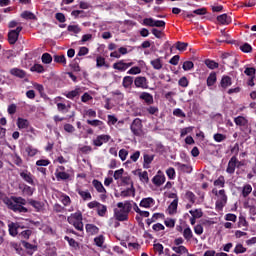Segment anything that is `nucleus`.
Wrapping results in <instances>:
<instances>
[{
    "label": "nucleus",
    "mask_w": 256,
    "mask_h": 256,
    "mask_svg": "<svg viewBox=\"0 0 256 256\" xmlns=\"http://www.w3.org/2000/svg\"><path fill=\"white\" fill-rule=\"evenodd\" d=\"M135 83V80L132 76H125L122 80V86L124 89H131V85Z\"/></svg>",
    "instance_id": "nucleus-22"
},
{
    "label": "nucleus",
    "mask_w": 256,
    "mask_h": 256,
    "mask_svg": "<svg viewBox=\"0 0 256 256\" xmlns=\"http://www.w3.org/2000/svg\"><path fill=\"white\" fill-rule=\"evenodd\" d=\"M22 19L30 20V21H35L37 20V16L33 14V12L30 11H24L21 13Z\"/></svg>",
    "instance_id": "nucleus-33"
},
{
    "label": "nucleus",
    "mask_w": 256,
    "mask_h": 256,
    "mask_svg": "<svg viewBox=\"0 0 256 256\" xmlns=\"http://www.w3.org/2000/svg\"><path fill=\"white\" fill-rule=\"evenodd\" d=\"M111 141V135L108 134H101L98 135L93 141L92 144L94 147H101L104 143H109Z\"/></svg>",
    "instance_id": "nucleus-7"
},
{
    "label": "nucleus",
    "mask_w": 256,
    "mask_h": 256,
    "mask_svg": "<svg viewBox=\"0 0 256 256\" xmlns=\"http://www.w3.org/2000/svg\"><path fill=\"white\" fill-rule=\"evenodd\" d=\"M20 228H21V225H19V223H14V222L9 223L8 224L9 235H11V237H17V235H19Z\"/></svg>",
    "instance_id": "nucleus-12"
},
{
    "label": "nucleus",
    "mask_w": 256,
    "mask_h": 256,
    "mask_svg": "<svg viewBox=\"0 0 256 256\" xmlns=\"http://www.w3.org/2000/svg\"><path fill=\"white\" fill-rule=\"evenodd\" d=\"M166 175H167L168 179L173 181V179H175V177H176L175 168H173V167L168 168L166 170Z\"/></svg>",
    "instance_id": "nucleus-56"
},
{
    "label": "nucleus",
    "mask_w": 256,
    "mask_h": 256,
    "mask_svg": "<svg viewBox=\"0 0 256 256\" xmlns=\"http://www.w3.org/2000/svg\"><path fill=\"white\" fill-rule=\"evenodd\" d=\"M231 77L229 76H223L220 82L222 89H227V87H231L232 85Z\"/></svg>",
    "instance_id": "nucleus-26"
},
{
    "label": "nucleus",
    "mask_w": 256,
    "mask_h": 256,
    "mask_svg": "<svg viewBox=\"0 0 256 256\" xmlns=\"http://www.w3.org/2000/svg\"><path fill=\"white\" fill-rule=\"evenodd\" d=\"M130 131H132L133 135L136 137H141L143 135V121L140 118H136L130 125Z\"/></svg>",
    "instance_id": "nucleus-5"
},
{
    "label": "nucleus",
    "mask_w": 256,
    "mask_h": 256,
    "mask_svg": "<svg viewBox=\"0 0 256 256\" xmlns=\"http://www.w3.org/2000/svg\"><path fill=\"white\" fill-rule=\"evenodd\" d=\"M54 62L55 63H62L63 65H67V58L65 55H55L54 56Z\"/></svg>",
    "instance_id": "nucleus-49"
},
{
    "label": "nucleus",
    "mask_w": 256,
    "mask_h": 256,
    "mask_svg": "<svg viewBox=\"0 0 256 256\" xmlns=\"http://www.w3.org/2000/svg\"><path fill=\"white\" fill-rule=\"evenodd\" d=\"M217 83V73L211 72L207 78V86L213 87Z\"/></svg>",
    "instance_id": "nucleus-28"
},
{
    "label": "nucleus",
    "mask_w": 256,
    "mask_h": 256,
    "mask_svg": "<svg viewBox=\"0 0 256 256\" xmlns=\"http://www.w3.org/2000/svg\"><path fill=\"white\" fill-rule=\"evenodd\" d=\"M205 65L208 69H219V63L215 62L214 60L206 59Z\"/></svg>",
    "instance_id": "nucleus-39"
},
{
    "label": "nucleus",
    "mask_w": 256,
    "mask_h": 256,
    "mask_svg": "<svg viewBox=\"0 0 256 256\" xmlns=\"http://www.w3.org/2000/svg\"><path fill=\"white\" fill-rule=\"evenodd\" d=\"M48 165H51V161L49 159H40L36 161L37 167H48Z\"/></svg>",
    "instance_id": "nucleus-54"
},
{
    "label": "nucleus",
    "mask_w": 256,
    "mask_h": 256,
    "mask_svg": "<svg viewBox=\"0 0 256 256\" xmlns=\"http://www.w3.org/2000/svg\"><path fill=\"white\" fill-rule=\"evenodd\" d=\"M23 31L22 26H17L14 30H9L8 32V43L10 45H15L17 41H19V35H21V32Z\"/></svg>",
    "instance_id": "nucleus-6"
},
{
    "label": "nucleus",
    "mask_w": 256,
    "mask_h": 256,
    "mask_svg": "<svg viewBox=\"0 0 256 256\" xmlns=\"http://www.w3.org/2000/svg\"><path fill=\"white\" fill-rule=\"evenodd\" d=\"M237 156H232L228 162L226 173L229 175H233L235 173V169H237Z\"/></svg>",
    "instance_id": "nucleus-10"
},
{
    "label": "nucleus",
    "mask_w": 256,
    "mask_h": 256,
    "mask_svg": "<svg viewBox=\"0 0 256 256\" xmlns=\"http://www.w3.org/2000/svg\"><path fill=\"white\" fill-rule=\"evenodd\" d=\"M53 211L54 213H65V211H67V208L59 203H56L53 205Z\"/></svg>",
    "instance_id": "nucleus-46"
},
{
    "label": "nucleus",
    "mask_w": 256,
    "mask_h": 256,
    "mask_svg": "<svg viewBox=\"0 0 256 256\" xmlns=\"http://www.w3.org/2000/svg\"><path fill=\"white\" fill-rule=\"evenodd\" d=\"M246 252H247V248H245L243 244H237L234 248V253H236V255H239L241 253H246Z\"/></svg>",
    "instance_id": "nucleus-53"
},
{
    "label": "nucleus",
    "mask_w": 256,
    "mask_h": 256,
    "mask_svg": "<svg viewBox=\"0 0 256 256\" xmlns=\"http://www.w3.org/2000/svg\"><path fill=\"white\" fill-rule=\"evenodd\" d=\"M163 249H164L163 244L161 243L154 244V251H156V253H158L159 255H163L164 253Z\"/></svg>",
    "instance_id": "nucleus-63"
},
{
    "label": "nucleus",
    "mask_w": 256,
    "mask_h": 256,
    "mask_svg": "<svg viewBox=\"0 0 256 256\" xmlns=\"http://www.w3.org/2000/svg\"><path fill=\"white\" fill-rule=\"evenodd\" d=\"M97 213L99 217H105V215H107V206L103 204H99L97 208Z\"/></svg>",
    "instance_id": "nucleus-42"
},
{
    "label": "nucleus",
    "mask_w": 256,
    "mask_h": 256,
    "mask_svg": "<svg viewBox=\"0 0 256 256\" xmlns=\"http://www.w3.org/2000/svg\"><path fill=\"white\" fill-rule=\"evenodd\" d=\"M64 239H65V241L68 242V244L70 245V247H73L74 249H77V247H79V243L76 242L75 239L69 238V236H65Z\"/></svg>",
    "instance_id": "nucleus-52"
},
{
    "label": "nucleus",
    "mask_w": 256,
    "mask_h": 256,
    "mask_svg": "<svg viewBox=\"0 0 256 256\" xmlns=\"http://www.w3.org/2000/svg\"><path fill=\"white\" fill-rule=\"evenodd\" d=\"M30 71L32 73H45V67L41 64H34L31 68Z\"/></svg>",
    "instance_id": "nucleus-36"
},
{
    "label": "nucleus",
    "mask_w": 256,
    "mask_h": 256,
    "mask_svg": "<svg viewBox=\"0 0 256 256\" xmlns=\"http://www.w3.org/2000/svg\"><path fill=\"white\" fill-rule=\"evenodd\" d=\"M131 195H133V197H135V187L133 186V184H131L130 188H127L126 190H123L120 192V197H131Z\"/></svg>",
    "instance_id": "nucleus-24"
},
{
    "label": "nucleus",
    "mask_w": 256,
    "mask_h": 256,
    "mask_svg": "<svg viewBox=\"0 0 256 256\" xmlns=\"http://www.w3.org/2000/svg\"><path fill=\"white\" fill-rule=\"evenodd\" d=\"M234 123L240 127V131H242V133H245L246 135L247 133H251V127H249V120H247V118L243 116H237L234 118Z\"/></svg>",
    "instance_id": "nucleus-4"
},
{
    "label": "nucleus",
    "mask_w": 256,
    "mask_h": 256,
    "mask_svg": "<svg viewBox=\"0 0 256 256\" xmlns=\"http://www.w3.org/2000/svg\"><path fill=\"white\" fill-rule=\"evenodd\" d=\"M152 183L154 185H156V187H161V185H163V183H165V177H163L161 175H156L153 177Z\"/></svg>",
    "instance_id": "nucleus-30"
},
{
    "label": "nucleus",
    "mask_w": 256,
    "mask_h": 256,
    "mask_svg": "<svg viewBox=\"0 0 256 256\" xmlns=\"http://www.w3.org/2000/svg\"><path fill=\"white\" fill-rule=\"evenodd\" d=\"M20 177L29 185H35V180H33V174H31V172H29L28 170L20 172Z\"/></svg>",
    "instance_id": "nucleus-11"
},
{
    "label": "nucleus",
    "mask_w": 256,
    "mask_h": 256,
    "mask_svg": "<svg viewBox=\"0 0 256 256\" xmlns=\"http://www.w3.org/2000/svg\"><path fill=\"white\" fill-rule=\"evenodd\" d=\"M175 167H177L180 173H191L193 171V167L191 165L183 164L180 162H175Z\"/></svg>",
    "instance_id": "nucleus-13"
},
{
    "label": "nucleus",
    "mask_w": 256,
    "mask_h": 256,
    "mask_svg": "<svg viewBox=\"0 0 256 256\" xmlns=\"http://www.w3.org/2000/svg\"><path fill=\"white\" fill-rule=\"evenodd\" d=\"M141 73V68L139 66H134L127 72L128 75H139Z\"/></svg>",
    "instance_id": "nucleus-61"
},
{
    "label": "nucleus",
    "mask_w": 256,
    "mask_h": 256,
    "mask_svg": "<svg viewBox=\"0 0 256 256\" xmlns=\"http://www.w3.org/2000/svg\"><path fill=\"white\" fill-rule=\"evenodd\" d=\"M94 243L97 247H103V244L105 243V236L100 235L94 238Z\"/></svg>",
    "instance_id": "nucleus-51"
},
{
    "label": "nucleus",
    "mask_w": 256,
    "mask_h": 256,
    "mask_svg": "<svg viewBox=\"0 0 256 256\" xmlns=\"http://www.w3.org/2000/svg\"><path fill=\"white\" fill-rule=\"evenodd\" d=\"M29 120L25 118H18L17 119V127L18 129H28L29 128Z\"/></svg>",
    "instance_id": "nucleus-25"
},
{
    "label": "nucleus",
    "mask_w": 256,
    "mask_h": 256,
    "mask_svg": "<svg viewBox=\"0 0 256 256\" xmlns=\"http://www.w3.org/2000/svg\"><path fill=\"white\" fill-rule=\"evenodd\" d=\"M41 59H42V63H44L45 65H49L53 61V57L51 56V54L47 52L42 54Z\"/></svg>",
    "instance_id": "nucleus-41"
},
{
    "label": "nucleus",
    "mask_w": 256,
    "mask_h": 256,
    "mask_svg": "<svg viewBox=\"0 0 256 256\" xmlns=\"http://www.w3.org/2000/svg\"><path fill=\"white\" fill-rule=\"evenodd\" d=\"M55 177L57 181H69V179H71V174H69V171L59 172V170H56Z\"/></svg>",
    "instance_id": "nucleus-15"
},
{
    "label": "nucleus",
    "mask_w": 256,
    "mask_h": 256,
    "mask_svg": "<svg viewBox=\"0 0 256 256\" xmlns=\"http://www.w3.org/2000/svg\"><path fill=\"white\" fill-rule=\"evenodd\" d=\"M113 69H116V71H125V62L123 60H120L114 63Z\"/></svg>",
    "instance_id": "nucleus-45"
},
{
    "label": "nucleus",
    "mask_w": 256,
    "mask_h": 256,
    "mask_svg": "<svg viewBox=\"0 0 256 256\" xmlns=\"http://www.w3.org/2000/svg\"><path fill=\"white\" fill-rule=\"evenodd\" d=\"M86 231L90 233V235H97L99 233V228L94 224H86Z\"/></svg>",
    "instance_id": "nucleus-32"
},
{
    "label": "nucleus",
    "mask_w": 256,
    "mask_h": 256,
    "mask_svg": "<svg viewBox=\"0 0 256 256\" xmlns=\"http://www.w3.org/2000/svg\"><path fill=\"white\" fill-rule=\"evenodd\" d=\"M173 115L175 117H181L182 119H185V117H187V115L185 114V112H183V110H181V108L174 109Z\"/></svg>",
    "instance_id": "nucleus-60"
},
{
    "label": "nucleus",
    "mask_w": 256,
    "mask_h": 256,
    "mask_svg": "<svg viewBox=\"0 0 256 256\" xmlns=\"http://www.w3.org/2000/svg\"><path fill=\"white\" fill-rule=\"evenodd\" d=\"M144 162H143V167L144 169H149L151 167V163H153V159H155V155H150L145 153L143 155Z\"/></svg>",
    "instance_id": "nucleus-19"
},
{
    "label": "nucleus",
    "mask_w": 256,
    "mask_h": 256,
    "mask_svg": "<svg viewBox=\"0 0 256 256\" xmlns=\"http://www.w3.org/2000/svg\"><path fill=\"white\" fill-rule=\"evenodd\" d=\"M172 251H175L178 255H182V253L189 254V250L187 247L180 245V246H173Z\"/></svg>",
    "instance_id": "nucleus-31"
},
{
    "label": "nucleus",
    "mask_w": 256,
    "mask_h": 256,
    "mask_svg": "<svg viewBox=\"0 0 256 256\" xmlns=\"http://www.w3.org/2000/svg\"><path fill=\"white\" fill-rule=\"evenodd\" d=\"M3 204L7 206L10 211L14 213H29V209H27L23 205H30L36 211V213H41L43 208L45 207V203L42 201L35 200L33 198L25 199L23 197L11 196V197H4L2 199Z\"/></svg>",
    "instance_id": "nucleus-1"
},
{
    "label": "nucleus",
    "mask_w": 256,
    "mask_h": 256,
    "mask_svg": "<svg viewBox=\"0 0 256 256\" xmlns=\"http://www.w3.org/2000/svg\"><path fill=\"white\" fill-rule=\"evenodd\" d=\"M92 185L98 193H104V194L101 195L102 199L103 198L107 199V195H105L107 193V190L105 189V187L103 186V183H101V181H99L97 179H94L92 181Z\"/></svg>",
    "instance_id": "nucleus-9"
},
{
    "label": "nucleus",
    "mask_w": 256,
    "mask_h": 256,
    "mask_svg": "<svg viewBox=\"0 0 256 256\" xmlns=\"http://www.w3.org/2000/svg\"><path fill=\"white\" fill-rule=\"evenodd\" d=\"M150 65L156 71H161V69H163V58L159 57V58H156L154 60H151Z\"/></svg>",
    "instance_id": "nucleus-18"
},
{
    "label": "nucleus",
    "mask_w": 256,
    "mask_h": 256,
    "mask_svg": "<svg viewBox=\"0 0 256 256\" xmlns=\"http://www.w3.org/2000/svg\"><path fill=\"white\" fill-rule=\"evenodd\" d=\"M214 187H225V176H219L218 179L214 181Z\"/></svg>",
    "instance_id": "nucleus-48"
},
{
    "label": "nucleus",
    "mask_w": 256,
    "mask_h": 256,
    "mask_svg": "<svg viewBox=\"0 0 256 256\" xmlns=\"http://www.w3.org/2000/svg\"><path fill=\"white\" fill-rule=\"evenodd\" d=\"M138 177L142 183H149V173L147 171L139 172Z\"/></svg>",
    "instance_id": "nucleus-43"
},
{
    "label": "nucleus",
    "mask_w": 256,
    "mask_h": 256,
    "mask_svg": "<svg viewBox=\"0 0 256 256\" xmlns=\"http://www.w3.org/2000/svg\"><path fill=\"white\" fill-rule=\"evenodd\" d=\"M227 205V202H223L222 200H217L215 203L216 211H223V207Z\"/></svg>",
    "instance_id": "nucleus-64"
},
{
    "label": "nucleus",
    "mask_w": 256,
    "mask_h": 256,
    "mask_svg": "<svg viewBox=\"0 0 256 256\" xmlns=\"http://www.w3.org/2000/svg\"><path fill=\"white\" fill-rule=\"evenodd\" d=\"M86 123L88 125H91V127H102V125H105V123L101 120H86Z\"/></svg>",
    "instance_id": "nucleus-44"
},
{
    "label": "nucleus",
    "mask_w": 256,
    "mask_h": 256,
    "mask_svg": "<svg viewBox=\"0 0 256 256\" xmlns=\"http://www.w3.org/2000/svg\"><path fill=\"white\" fill-rule=\"evenodd\" d=\"M20 189H22V193L23 195H25L26 197H32L33 193H34V189L31 188V186L24 184L23 188L20 187Z\"/></svg>",
    "instance_id": "nucleus-29"
},
{
    "label": "nucleus",
    "mask_w": 256,
    "mask_h": 256,
    "mask_svg": "<svg viewBox=\"0 0 256 256\" xmlns=\"http://www.w3.org/2000/svg\"><path fill=\"white\" fill-rule=\"evenodd\" d=\"M96 67L98 68L105 67L106 69H109V64H107V62L105 61V57L97 56Z\"/></svg>",
    "instance_id": "nucleus-27"
},
{
    "label": "nucleus",
    "mask_w": 256,
    "mask_h": 256,
    "mask_svg": "<svg viewBox=\"0 0 256 256\" xmlns=\"http://www.w3.org/2000/svg\"><path fill=\"white\" fill-rule=\"evenodd\" d=\"M134 85L137 89H149V82L145 76H137L134 79Z\"/></svg>",
    "instance_id": "nucleus-8"
},
{
    "label": "nucleus",
    "mask_w": 256,
    "mask_h": 256,
    "mask_svg": "<svg viewBox=\"0 0 256 256\" xmlns=\"http://www.w3.org/2000/svg\"><path fill=\"white\" fill-rule=\"evenodd\" d=\"M67 221L70 225H73L77 231H83V213H81V211L72 213L67 217Z\"/></svg>",
    "instance_id": "nucleus-3"
},
{
    "label": "nucleus",
    "mask_w": 256,
    "mask_h": 256,
    "mask_svg": "<svg viewBox=\"0 0 256 256\" xmlns=\"http://www.w3.org/2000/svg\"><path fill=\"white\" fill-rule=\"evenodd\" d=\"M139 99L144 101V103H146V105H153V103H154L153 95L148 92H142L139 96Z\"/></svg>",
    "instance_id": "nucleus-14"
},
{
    "label": "nucleus",
    "mask_w": 256,
    "mask_h": 256,
    "mask_svg": "<svg viewBox=\"0 0 256 256\" xmlns=\"http://www.w3.org/2000/svg\"><path fill=\"white\" fill-rule=\"evenodd\" d=\"M155 204V199H153L152 197H147V198H143L140 201L139 206L143 207L144 209H149L151 208V205Z\"/></svg>",
    "instance_id": "nucleus-16"
},
{
    "label": "nucleus",
    "mask_w": 256,
    "mask_h": 256,
    "mask_svg": "<svg viewBox=\"0 0 256 256\" xmlns=\"http://www.w3.org/2000/svg\"><path fill=\"white\" fill-rule=\"evenodd\" d=\"M179 205V199H174L170 205L168 206V213L169 215H175L177 213V207Z\"/></svg>",
    "instance_id": "nucleus-23"
},
{
    "label": "nucleus",
    "mask_w": 256,
    "mask_h": 256,
    "mask_svg": "<svg viewBox=\"0 0 256 256\" xmlns=\"http://www.w3.org/2000/svg\"><path fill=\"white\" fill-rule=\"evenodd\" d=\"M214 141H216V143H222V141H225V139H227V136H225V134H221V133H216L213 136Z\"/></svg>",
    "instance_id": "nucleus-55"
},
{
    "label": "nucleus",
    "mask_w": 256,
    "mask_h": 256,
    "mask_svg": "<svg viewBox=\"0 0 256 256\" xmlns=\"http://www.w3.org/2000/svg\"><path fill=\"white\" fill-rule=\"evenodd\" d=\"M10 75H13L14 77H18L19 79H25V77H27V72L19 68H12L10 70Z\"/></svg>",
    "instance_id": "nucleus-17"
},
{
    "label": "nucleus",
    "mask_w": 256,
    "mask_h": 256,
    "mask_svg": "<svg viewBox=\"0 0 256 256\" xmlns=\"http://www.w3.org/2000/svg\"><path fill=\"white\" fill-rule=\"evenodd\" d=\"M183 237L184 239H186V241H191V239H193V231L191 230L190 227L184 229Z\"/></svg>",
    "instance_id": "nucleus-38"
},
{
    "label": "nucleus",
    "mask_w": 256,
    "mask_h": 256,
    "mask_svg": "<svg viewBox=\"0 0 256 256\" xmlns=\"http://www.w3.org/2000/svg\"><path fill=\"white\" fill-rule=\"evenodd\" d=\"M25 151L28 155V157H35L37 153H39V150L37 148H34L33 146L29 145L25 148Z\"/></svg>",
    "instance_id": "nucleus-35"
},
{
    "label": "nucleus",
    "mask_w": 256,
    "mask_h": 256,
    "mask_svg": "<svg viewBox=\"0 0 256 256\" xmlns=\"http://www.w3.org/2000/svg\"><path fill=\"white\" fill-rule=\"evenodd\" d=\"M189 213L196 219H201V217H203V210L201 209L190 210Z\"/></svg>",
    "instance_id": "nucleus-47"
},
{
    "label": "nucleus",
    "mask_w": 256,
    "mask_h": 256,
    "mask_svg": "<svg viewBox=\"0 0 256 256\" xmlns=\"http://www.w3.org/2000/svg\"><path fill=\"white\" fill-rule=\"evenodd\" d=\"M123 173H125V170L123 168L116 170L113 175L115 181H119V179H123Z\"/></svg>",
    "instance_id": "nucleus-57"
},
{
    "label": "nucleus",
    "mask_w": 256,
    "mask_h": 256,
    "mask_svg": "<svg viewBox=\"0 0 256 256\" xmlns=\"http://www.w3.org/2000/svg\"><path fill=\"white\" fill-rule=\"evenodd\" d=\"M76 191L83 201H91V199H93V196H91V192H89V190L77 189Z\"/></svg>",
    "instance_id": "nucleus-21"
},
{
    "label": "nucleus",
    "mask_w": 256,
    "mask_h": 256,
    "mask_svg": "<svg viewBox=\"0 0 256 256\" xmlns=\"http://www.w3.org/2000/svg\"><path fill=\"white\" fill-rule=\"evenodd\" d=\"M217 21L218 23H220V25H230L232 19L231 16L227 14H221L217 16Z\"/></svg>",
    "instance_id": "nucleus-20"
},
{
    "label": "nucleus",
    "mask_w": 256,
    "mask_h": 256,
    "mask_svg": "<svg viewBox=\"0 0 256 256\" xmlns=\"http://www.w3.org/2000/svg\"><path fill=\"white\" fill-rule=\"evenodd\" d=\"M117 208L114 209V217L116 221H127V219H129V213H131V209H133L131 202H119Z\"/></svg>",
    "instance_id": "nucleus-2"
},
{
    "label": "nucleus",
    "mask_w": 256,
    "mask_h": 256,
    "mask_svg": "<svg viewBox=\"0 0 256 256\" xmlns=\"http://www.w3.org/2000/svg\"><path fill=\"white\" fill-rule=\"evenodd\" d=\"M240 50L242 53H251V51H253V47L250 46L249 43H244L242 46H240Z\"/></svg>",
    "instance_id": "nucleus-59"
},
{
    "label": "nucleus",
    "mask_w": 256,
    "mask_h": 256,
    "mask_svg": "<svg viewBox=\"0 0 256 256\" xmlns=\"http://www.w3.org/2000/svg\"><path fill=\"white\" fill-rule=\"evenodd\" d=\"M187 47H189L188 43L178 41L176 42V49L178 51H187Z\"/></svg>",
    "instance_id": "nucleus-50"
},
{
    "label": "nucleus",
    "mask_w": 256,
    "mask_h": 256,
    "mask_svg": "<svg viewBox=\"0 0 256 256\" xmlns=\"http://www.w3.org/2000/svg\"><path fill=\"white\" fill-rule=\"evenodd\" d=\"M60 201L64 207H69V205H71V197H69L67 194H62Z\"/></svg>",
    "instance_id": "nucleus-40"
},
{
    "label": "nucleus",
    "mask_w": 256,
    "mask_h": 256,
    "mask_svg": "<svg viewBox=\"0 0 256 256\" xmlns=\"http://www.w3.org/2000/svg\"><path fill=\"white\" fill-rule=\"evenodd\" d=\"M185 199H187L193 205L195 204V201H197V196H195V193L188 190L185 193Z\"/></svg>",
    "instance_id": "nucleus-37"
},
{
    "label": "nucleus",
    "mask_w": 256,
    "mask_h": 256,
    "mask_svg": "<svg viewBox=\"0 0 256 256\" xmlns=\"http://www.w3.org/2000/svg\"><path fill=\"white\" fill-rule=\"evenodd\" d=\"M195 67V64H193V61H185L183 63L182 69L184 71H191Z\"/></svg>",
    "instance_id": "nucleus-58"
},
{
    "label": "nucleus",
    "mask_w": 256,
    "mask_h": 256,
    "mask_svg": "<svg viewBox=\"0 0 256 256\" xmlns=\"http://www.w3.org/2000/svg\"><path fill=\"white\" fill-rule=\"evenodd\" d=\"M244 73L247 75V77H255V73H256V69L253 68V67H250V68H246L244 70Z\"/></svg>",
    "instance_id": "nucleus-62"
},
{
    "label": "nucleus",
    "mask_w": 256,
    "mask_h": 256,
    "mask_svg": "<svg viewBox=\"0 0 256 256\" xmlns=\"http://www.w3.org/2000/svg\"><path fill=\"white\" fill-rule=\"evenodd\" d=\"M251 191H253V187L251 186V184L244 185L242 189V197H249V195H251Z\"/></svg>",
    "instance_id": "nucleus-34"
}]
</instances>
